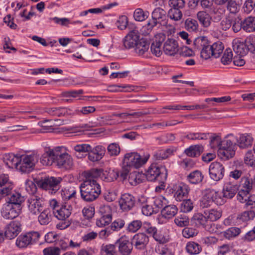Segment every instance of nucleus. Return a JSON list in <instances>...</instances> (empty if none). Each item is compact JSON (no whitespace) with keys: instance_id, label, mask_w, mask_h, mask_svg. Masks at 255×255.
<instances>
[{"instance_id":"f257e3e1","label":"nucleus","mask_w":255,"mask_h":255,"mask_svg":"<svg viewBox=\"0 0 255 255\" xmlns=\"http://www.w3.org/2000/svg\"><path fill=\"white\" fill-rule=\"evenodd\" d=\"M122 41L125 48L128 49L134 47L137 54L143 55V33L139 31L137 27L130 30Z\"/></svg>"},{"instance_id":"f03ea898","label":"nucleus","mask_w":255,"mask_h":255,"mask_svg":"<svg viewBox=\"0 0 255 255\" xmlns=\"http://www.w3.org/2000/svg\"><path fill=\"white\" fill-rule=\"evenodd\" d=\"M80 188L82 199L88 202L96 200L101 193L100 185L96 180H85Z\"/></svg>"},{"instance_id":"7ed1b4c3","label":"nucleus","mask_w":255,"mask_h":255,"mask_svg":"<svg viewBox=\"0 0 255 255\" xmlns=\"http://www.w3.org/2000/svg\"><path fill=\"white\" fill-rule=\"evenodd\" d=\"M147 180L149 181L166 180L167 176V171L164 166L159 167L156 164L152 163L144 173Z\"/></svg>"},{"instance_id":"20e7f679","label":"nucleus","mask_w":255,"mask_h":255,"mask_svg":"<svg viewBox=\"0 0 255 255\" xmlns=\"http://www.w3.org/2000/svg\"><path fill=\"white\" fill-rule=\"evenodd\" d=\"M39 158V155L37 153L20 156L18 170L23 173L29 172L34 169Z\"/></svg>"},{"instance_id":"39448f33","label":"nucleus","mask_w":255,"mask_h":255,"mask_svg":"<svg viewBox=\"0 0 255 255\" xmlns=\"http://www.w3.org/2000/svg\"><path fill=\"white\" fill-rule=\"evenodd\" d=\"M40 236L39 233L37 231L26 232L21 234L17 237L15 244L19 248H25L36 243Z\"/></svg>"},{"instance_id":"423d86ee","label":"nucleus","mask_w":255,"mask_h":255,"mask_svg":"<svg viewBox=\"0 0 255 255\" xmlns=\"http://www.w3.org/2000/svg\"><path fill=\"white\" fill-rule=\"evenodd\" d=\"M62 180L60 177H48L36 182L41 188L48 190L51 194L55 193L60 188V183Z\"/></svg>"},{"instance_id":"0eeeda50","label":"nucleus","mask_w":255,"mask_h":255,"mask_svg":"<svg viewBox=\"0 0 255 255\" xmlns=\"http://www.w3.org/2000/svg\"><path fill=\"white\" fill-rule=\"evenodd\" d=\"M195 43L200 50V56L202 58L207 60L212 56L211 45L205 36H200L196 39Z\"/></svg>"},{"instance_id":"6e6552de","label":"nucleus","mask_w":255,"mask_h":255,"mask_svg":"<svg viewBox=\"0 0 255 255\" xmlns=\"http://www.w3.org/2000/svg\"><path fill=\"white\" fill-rule=\"evenodd\" d=\"M55 165L59 168L65 169L71 168L73 165V160L71 156L66 152L60 153L56 150Z\"/></svg>"},{"instance_id":"1a4fd4ad","label":"nucleus","mask_w":255,"mask_h":255,"mask_svg":"<svg viewBox=\"0 0 255 255\" xmlns=\"http://www.w3.org/2000/svg\"><path fill=\"white\" fill-rule=\"evenodd\" d=\"M29 211L34 215H36L42 210L44 199L42 196L37 194L32 195L28 199Z\"/></svg>"},{"instance_id":"9d476101","label":"nucleus","mask_w":255,"mask_h":255,"mask_svg":"<svg viewBox=\"0 0 255 255\" xmlns=\"http://www.w3.org/2000/svg\"><path fill=\"white\" fill-rule=\"evenodd\" d=\"M209 175L210 178L215 181H219L224 176L225 169L221 162L214 161L209 166Z\"/></svg>"},{"instance_id":"9b49d317","label":"nucleus","mask_w":255,"mask_h":255,"mask_svg":"<svg viewBox=\"0 0 255 255\" xmlns=\"http://www.w3.org/2000/svg\"><path fill=\"white\" fill-rule=\"evenodd\" d=\"M123 162L130 167L138 169L143 165V158L137 152H129L125 155Z\"/></svg>"},{"instance_id":"f8f14e48","label":"nucleus","mask_w":255,"mask_h":255,"mask_svg":"<svg viewBox=\"0 0 255 255\" xmlns=\"http://www.w3.org/2000/svg\"><path fill=\"white\" fill-rule=\"evenodd\" d=\"M236 143H233L231 139L227 138L222 140L221 146L218 149V152L224 157L229 159L235 154Z\"/></svg>"},{"instance_id":"ddd939ff","label":"nucleus","mask_w":255,"mask_h":255,"mask_svg":"<svg viewBox=\"0 0 255 255\" xmlns=\"http://www.w3.org/2000/svg\"><path fill=\"white\" fill-rule=\"evenodd\" d=\"M118 245L119 252L121 255H129L132 250V243L126 236L120 238L116 242Z\"/></svg>"},{"instance_id":"4468645a","label":"nucleus","mask_w":255,"mask_h":255,"mask_svg":"<svg viewBox=\"0 0 255 255\" xmlns=\"http://www.w3.org/2000/svg\"><path fill=\"white\" fill-rule=\"evenodd\" d=\"M21 232V225L18 222L13 221L10 222L6 227L4 238L12 239L16 237Z\"/></svg>"},{"instance_id":"2eb2a0df","label":"nucleus","mask_w":255,"mask_h":255,"mask_svg":"<svg viewBox=\"0 0 255 255\" xmlns=\"http://www.w3.org/2000/svg\"><path fill=\"white\" fill-rule=\"evenodd\" d=\"M163 50L166 55H174L179 50L177 41L173 38H168L163 44Z\"/></svg>"},{"instance_id":"dca6fc26","label":"nucleus","mask_w":255,"mask_h":255,"mask_svg":"<svg viewBox=\"0 0 255 255\" xmlns=\"http://www.w3.org/2000/svg\"><path fill=\"white\" fill-rule=\"evenodd\" d=\"M1 214L3 218L11 220L17 217L19 215V212L12 204L6 203L3 205Z\"/></svg>"},{"instance_id":"f3484780","label":"nucleus","mask_w":255,"mask_h":255,"mask_svg":"<svg viewBox=\"0 0 255 255\" xmlns=\"http://www.w3.org/2000/svg\"><path fill=\"white\" fill-rule=\"evenodd\" d=\"M106 152L105 148L102 145H97L94 148L91 146V150L88 152V159L92 161H100Z\"/></svg>"},{"instance_id":"a211bd4d","label":"nucleus","mask_w":255,"mask_h":255,"mask_svg":"<svg viewBox=\"0 0 255 255\" xmlns=\"http://www.w3.org/2000/svg\"><path fill=\"white\" fill-rule=\"evenodd\" d=\"M174 197L177 201H181L186 197L189 192L190 188L187 184L181 182L174 187Z\"/></svg>"},{"instance_id":"6ab92c4d","label":"nucleus","mask_w":255,"mask_h":255,"mask_svg":"<svg viewBox=\"0 0 255 255\" xmlns=\"http://www.w3.org/2000/svg\"><path fill=\"white\" fill-rule=\"evenodd\" d=\"M121 209L124 211L130 210L134 205V197L129 194H124L119 201Z\"/></svg>"},{"instance_id":"aec40b11","label":"nucleus","mask_w":255,"mask_h":255,"mask_svg":"<svg viewBox=\"0 0 255 255\" xmlns=\"http://www.w3.org/2000/svg\"><path fill=\"white\" fill-rule=\"evenodd\" d=\"M72 207L69 205H62L56 210L53 211L54 215L59 220H64L68 218L71 214Z\"/></svg>"},{"instance_id":"412c9836","label":"nucleus","mask_w":255,"mask_h":255,"mask_svg":"<svg viewBox=\"0 0 255 255\" xmlns=\"http://www.w3.org/2000/svg\"><path fill=\"white\" fill-rule=\"evenodd\" d=\"M145 202L153 205L155 209V213L158 212L160 209L168 203L167 199L162 196L152 198H148L146 199Z\"/></svg>"},{"instance_id":"4be33fe9","label":"nucleus","mask_w":255,"mask_h":255,"mask_svg":"<svg viewBox=\"0 0 255 255\" xmlns=\"http://www.w3.org/2000/svg\"><path fill=\"white\" fill-rule=\"evenodd\" d=\"M3 160L9 168H15L18 170V167L20 161V156L15 155L12 153H7L4 155Z\"/></svg>"},{"instance_id":"5701e85b","label":"nucleus","mask_w":255,"mask_h":255,"mask_svg":"<svg viewBox=\"0 0 255 255\" xmlns=\"http://www.w3.org/2000/svg\"><path fill=\"white\" fill-rule=\"evenodd\" d=\"M152 19L157 23L164 24L166 23V12L163 8L156 7L152 12Z\"/></svg>"},{"instance_id":"b1692460","label":"nucleus","mask_w":255,"mask_h":255,"mask_svg":"<svg viewBox=\"0 0 255 255\" xmlns=\"http://www.w3.org/2000/svg\"><path fill=\"white\" fill-rule=\"evenodd\" d=\"M56 150H49L45 152L40 158V162L46 166L55 164Z\"/></svg>"},{"instance_id":"393cba45","label":"nucleus","mask_w":255,"mask_h":255,"mask_svg":"<svg viewBox=\"0 0 255 255\" xmlns=\"http://www.w3.org/2000/svg\"><path fill=\"white\" fill-rule=\"evenodd\" d=\"M178 208L173 204L165 205L161 211V214L165 219H171L174 217L178 212Z\"/></svg>"},{"instance_id":"a878e982","label":"nucleus","mask_w":255,"mask_h":255,"mask_svg":"<svg viewBox=\"0 0 255 255\" xmlns=\"http://www.w3.org/2000/svg\"><path fill=\"white\" fill-rule=\"evenodd\" d=\"M176 151V148L175 147L168 148L165 149H162L155 152L153 156L156 160H163L173 155Z\"/></svg>"},{"instance_id":"bb28decb","label":"nucleus","mask_w":255,"mask_h":255,"mask_svg":"<svg viewBox=\"0 0 255 255\" xmlns=\"http://www.w3.org/2000/svg\"><path fill=\"white\" fill-rule=\"evenodd\" d=\"M203 151V147L201 145H191L184 150L185 153L188 156L196 157L199 156Z\"/></svg>"},{"instance_id":"cd10ccee","label":"nucleus","mask_w":255,"mask_h":255,"mask_svg":"<svg viewBox=\"0 0 255 255\" xmlns=\"http://www.w3.org/2000/svg\"><path fill=\"white\" fill-rule=\"evenodd\" d=\"M253 138L248 134H243L237 139L238 145L241 148H248L252 145Z\"/></svg>"},{"instance_id":"c85d7f7f","label":"nucleus","mask_w":255,"mask_h":255,"mask_svg":"<svg viewBox=\"0 0 255 255\" xmlns=\"http://www.w3.org/2000/svg\"><path fill=\"white\" fill-rule=\"evenodd\" d=\"M237 186L231 184L230 183L225 184L223 190V197L231 199L237 193Z\"/></svg>"},{"instance_id":"c756f323","label":"nucleus","mask_w":255,"mask_h":255,"mask_svg":"<svg viewBox=\"0 0 255 255\" xmlns=\"http://www.w3.org/2000/svg\"><path fill=\"white\" fill-rule=\"evenodd\" d=\"M204 178L201 171L195 170L191 172L187 176V180L191 184H197L201 183Z\"/></svg>"},{"instance_id":"7c9ffc66","label":"nucleus","mask_w":255,"mask_h":255,"mask_svg":"<svg viewBox=\"0 0 255 255\" xmlns=\"http://www.w3.org/2000/svg\"><path fill=\"white\" fill-rule=\"evenodd\" d=\"M255 217V209H248L239 215L237 217V222H247L253 220Z\"/></svg>"},{"instance_id":"2f4dec72","label":"nucleus","mask_w":255,"mask_h":255,"mask_svg":"<svg viewBox=\"0 0 255 255\" xmlns=\"http://www.w3.org/2000/svg\"><path fill=\"white\" fill-rule=\"evenodd\" d=\"M208 221L214 222L219 219L222 216V212L217 209H208L204 212Z\"/></svg>"},{"instance_id":"473e14b6","label":"nucleus","mask_w":255,"mask_h":255,"mask_svg":"<svg viewBox=\"0 0 255 255\" xmlns=\"http://www.w3.org/2000/svg\"><path fill=\"white\" fill-rule=\"evenodd\" d=\"M52 218V214L49 209L44 210L38 216V221L42 225L48 224Z\"/></svg>"},{"instance_id":"72a5a7b5","label":"nucleus","mask_w":255,"mask_h":255,"mask_svg":"<svg viewBox=\"0 0 255 255\" xmlns=\"http://www.w3.org/2000/svg\"><path fill=\"white\" fill-rule=\"evenodd\" d=\"M143 180V174L142 172L134 171L131 173L128 177L129 183L133 186L142 182Z\"/></svg>"},{"instance_id":"f704fd0d","label":"nucleus","mask_w":255,"mask_h":255,"mask_svg":"<svg viewBox=\"0 0 255 255\" xmlns=\"http://www.w3.org/2000/svg\"><path fill=\"white\" fill-rule=\"evenodd\" d=\"M119 176V172L116 170L104 171L102 174V179L107 182H111L116 180Z\"/></svg>"},{"instance_id":"c9c22d12","label":"nucleus","mask_w":255,"mask_h":255,"mask_svg":"<svg viewBox=\"0 0 255 255\" xmlns=\"http://www.w3.org/2000/svg\"><path fill=\"white\" fill-rule=\"evenodd\" d=\"M5 188H8L9 190L7 192V195L10 193L12 189V185L11 182L9 180V177L7 174H0V190H4Z\"/></svg>"},{"instance_id":"e433bc0d","label":"nucleus","mask_w":255,"mask_h":255,"mask_svg":"<svg viewBox=\"0 0 255 255\" xmlns=\"http://www.w3.org/2000/svg\"><path fill=\"white\" fill-rule=\"evenodd\" d=\"M186 251L190 255H197L201 252L202 248L196 242H189L186 244Z\"/></svg>"},{"instance_id":"4c0bfd02","label":"nucleus","mask_w":255,"mask_h":255,"mask_svg":"<svg viewBox=\"0 0 255 255\" xmlns=\"http://www.w3.org/2000/svg\"><path fill=\"white\" fill-rule=\"evenodd\" d=\"M243 22V29L247 32H253L255 30V18L250 16L246 18Z\"/></svg>"},{"instance_id":"58836bf2","label":"nucleus","mask_w":255,"mask_h":255,"mask_svg":"<svg viewBox=\"0 0 255 255\" xmlns=\"http://www.w3.org/2000/svg\"><path fill=\"white\" fill-rule=\"evenodd\" d=\"M207 221L204 214L196 213L192 218V222L197 226H202L204 227L206 225Z\"/></svg>"},{"instance_id":"ea45409f","label":"nucleus","mask_w":255,"mask_h":255,"mask_svg":"<svg viewBox=\"0 0 255 255\" xmlns=\"http://www.w3.org/2000/svg\"><path fill=\"white\" fill-rule=\"evenodd\" d=\"M242 3V0H229L227 8L231 13H236L240 10Z\"/></svg>"},{"instance_id":"a19ab883","label":"nucleus","mask_w":255,"mask_h":255,"mask_svg":"<svg viewBox=\"0 0 255 255\" xmlns=\"http://www.w3.org/2000/svg\"><path fill=\"white\" fill-rule=\"evenodd\" d=\"M199 21L204 27H208L211 24V18L209 14L205 11H199L197 13Z\"/></svg>"},{"instance_id":"79ce46f5","label":"nucleus","mask_w":255,"mask_h":255,"mask_svg":"<svg viewBox=\"0 0 255 255\" xmlns=\"http://www.w3.org/2000/svg\"><path fill=\"white\" fill-rule=\"evenodd\" d=\"M100 254L101 255H117L116 246L114 245H103L101 247Z\"/></svg>"},{"instance_id":"37998d69","label":"nucleus","mask_w":255,"mask_h":255,"mask_svg":"<svg viewBox=\"0 0 255 255\" xmlns=\"http://www.w3.org/2000/svg\"><path fill=\"white\" fill-rule=\"evenodd\" d=\"M241 186L242 188L241 190H244V191L248 193L253 188H255L252 179L248 177H244L242 178Z\"/></svg>"},{"instance_id":"c03bdc74","label":"nucleus","mask_w":255,"mask_h":255,"mask_svg":"<svg viewBox=\"0 0 255 255\" xmlns=\"http://www.w3.org/2000/svg\"><path fill=\"white\" fill-rule=\"evenodd\" d=\"M213 203V200H212V196L209 190H207L200 200V206L203 208H208L212 205Z\"/></svg>"},{"instance_id":"a18cd8bd","label":"nucleus","mask_w":255,"mask_h":255,"mask_svg":"<svg viewBox=\"0 0 255 255\" xmlns=\"http://www.w3.org/2000/svg\"><path fill=\"white\" fill-rule=\"evenodd\" d=\"M210 195L212 196V200L217 205H223L225 201L224 200V197L222 196L221 193L216 191L215 190H209Z\"/></svg>"},{"instance_id":"49530a36","label":"nucleus","mask_w":255,"mask_h":255,"mask_svg":"<svg viewBox=\"0 0 255 255\" xmlns=\"http://www.w3.org/2000/svg\"><path fill=\"white\" fill-rule=\"evenodd\" d=\"M54 124L51 120H44L40 121L38 123V125L41 127L42 128L40 129V131L41 132H51L53 129L52 127L54 126Z\"/></svg>"},{"instance_id":"de8ad7c7","label":"nucleus","mask_w":255,"mask_h":255,"mask_svg":"<svg viewBox=\"0 0 255 255\" xmlns=\"http://www.w3.org/2000/svg\"><path fill=\"white\" fill-rule=\"evenodd\" d=\"M174 223L179 227H186L188 226L189 224V219L186 215L181 214L175 218Z\"/></svg>"},{"instance_id":"09e8293b","label":"nucleus","mask_w":255,"mask_h":255,"mask_svg":"<svg viewBox=\"0 0 255 255\" xmlns=\"http://www.w3.org/2000/svg\"><path fill=\"white\" fill-rule=\"evenodd\" d=\"M212 52L213 53L212 57L218 58L220 54L222 53L224 46L221 42H217L211 45Z\"/></svg>"},{"instance_id":"8fccbe9b","label":"nucleus","mask_w":255,"mask_h":255,"mask_svg":"<svg viewBox=\"0 0 255 255\" xmlns=\"http://www.w3.org/2000/svg\"><path fill=\"white\" fill-rule=\"evenodd\" d=\"M102 169H92L85 174L86 180H96L95 179L100 177L102 179Z\"/></svg>"},{"instance_id":"3c124183","label":"nucleus","mask_w":255,"mask_h":255,"mask_svg":"<svg viewBox=\"0 0 255 255\" xmlns=\"http://www.w3.org/2000/svg\"><path fill=\"white\" fill-rule=\"evenodd\" d=\"M24 201L23 197H22L20 193L18 192H14L10 195L9 199V201L7 203H10L14 206V205H20Z\"/></svg>"},{"instance_id":"603ef678","label":"nucleus","mask_w":255,"mask_h":255,"mask_svg":"<svg viewBox=\"0 0 255 255\" xmlns=\"http://www.w3.org/2000/svg\"><path fill=\"white\" fill-rule=\"evenodd\" d=\"M144 230L146 233L148 234L147 238H146L145 236L144 235V243L148 242V237H153V236L157 231V229L155 227L151 226L150 223L146 222H144Z\"/></svg>"},{"instance_id":"864d4df0","label":"nucleus","mask_w":255,"mask_h":255,"mask_svg":"<svg viewBox=\"0 0 255 255\" xmlns=\"http://www.w3.org/2000/svg\"><path fill=\"white\" fill-rule=\"evenodd\" d=\"M241 232V229L238 227H231L224 232V237L228 239L237 237Z\"/></svg>"},{"instance_id":"5fc2aeb1","label":"nucleus","mask_w":255,"mask_h":255,"mask_svg":"<svg viewBox=\"0 0 255 255\" xmlns=\"http://www.w3.org/2000/svg\"><path fill=\"white\" fill-rule=\"evenodd\" d=\"M193 203L190 199L183 200L181 204L180 210L183 213H188L193 209Z\"/></svg>"},{"instance_id":"6e6d98bb","label":"nucleus","mask_w":255,"mask_h":255,"mask_svg":"<svg viewBox=\"0 0 255 255\" xmlns=\"http://www.w3.org/2000/svg\"><path fill=\"white\" fill-rule=\"evenodd\" d=\"M136 249H142L143 247V233H140L135 235L132 239V244Z\"/></svg>"},{"instance_id":"4d7b16f0","label":"nucleus","mask_w":255,"mask_h":255,"mask_svg":"<svg viewBox=\"0 0 255 255\" xmlns=\"http://www.w3.org/2000/svg\"><path fill=\"white\" fill-rule=\"evenodd\" d=\"M198 27L197 21L192 18H188L185 22V27L189 31H196Z\"/></svg>"},{"instance_id":"13d9d810","label":"nucleus","mask_w":255,"mask_h":255,"mask_svg":"<svg viewBox=\"0 0 255 255\" xmlns=\"http://www.w3.org/2000/svg\"><path fill=\"white\" fill-rule=\"evenodd\" d=\"M112 221V215L107 214L103 215L99 219L97 220L96 225L98 227H103L109 225Z\"/></svg>"},{"instance_id":"bf43d9fd","label":"nucleus","mask_w":255,"mask_h":255,"mask_svg":"<svg viewBox=\"0 0 255 255\" xmlns=\"http://www.w3.org/2000/svg\"><path fill=\"white\" fill-rule=\"evenodd\" d=\"M109 154L111 156H117L121 151L120 145L117 143H112L107 147Z\"/></svg>"},{"instance_id":"052dcab7","label":"nucleus","mask_w":255,"mask_h":255,"mask_svg":"<svg viewBox=\"0 0 255 255\" xmlns=\"http://www.w3.org/2000/svg\"><path fill=\"white\" fill-rule=\"evenodd\" d=\"M233 53L230 49H227L221 58V61L224 65L229 64L233 60Z\"/></svg>"},{"instance_id":"680f3d73","label":"nucleus","mask_w":255,"mask_h":255,"mask_svg":"<svg viewBox=\"0 0 255 255\" xmlns=\"http://www.w3.org/2000/svg\"><path fill=\"white\" fill-rule=\"evenodd\" d=\"M168 16L175 21L180 20L182 17V12L180 9L170 8L168 12Z\"/></svg>"},{"instance_id":"e2e57ef3","label":"nucleus","mask_w":255,"mask_h":255,"mask_svg":"<svg viewBox=\"0 0 255 255\" xmlns=\"http://www.w3.org/2000/svg\"><path fill=\"white\" fill-rule=\"evenodd\" d=\"M233 50L238 55L243 56L246 54L247 49L243 43H236L233 46Z\"/></svg>"},{"instance_id":"0e129e2a","label":"nucleus","mask_w":255,"mask_h":255,"mask_svg":"<svg viewBox=\"0 0 255 255\" xmlns=\"http://www.w3.org/2000/svg\"><path fill=\"white\" fill-rule=\"evenodd\" d=\"M245 162L250 166H255V152L249 150L245 157Z\"/></svg>"},{"instance_id":"69168bd1","label":"nucleus","mask_w":255,"mask_h":255,"mask_svg":"<svg viewBox=\"0 0 255 255\" xmlns=\"http://www.w3.org/2000/svg\"><path fill=\"white\" fill-rule=\"evenodd\" d=\"M209 135V133H189L186 136V137L191 140H205L208 138Z\"/></svg>"},{"instance_id":"338daca9","label":"nucleus","mask_w":255,"mask_h":255,"mask_svg":"<svg viewBox=\"0 0 255 255\" xmlns=\"http://www.w3.org/2000/svg\"><path fill=\"white\" fill-rule=\"evenodd\" d=\"M144 36L149 34L153 28L157 24L153 19L147 20L144 19Z\"/></svg>"},{"instance_id":"774afa93","label":"nucleus","mask_w":255,"mask_h":255,"mask_svg":"<svg viewBox=\"0 0 255 255\" xmlns=\"http://www.w3.org/2000/svg\"><path fill=\"white\" fill-rule=\"evenodd\" d=\"M232 247L228 244H224L218 247V255H231Z\"/></svg>"}]
</instances>
